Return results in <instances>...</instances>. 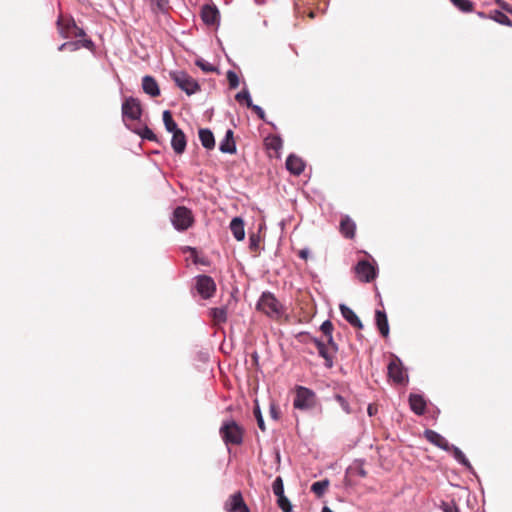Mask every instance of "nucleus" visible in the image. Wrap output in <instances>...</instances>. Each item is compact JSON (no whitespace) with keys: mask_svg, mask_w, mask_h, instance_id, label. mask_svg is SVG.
Returning a JSON list of instances; mask_svg holds the SVG:
<instances>
[{"mask_svg":"<svg viewBox=\"0 0 512 512\" xmlns=\"http://www.w3.org/2000/svg\"><path fill=\"white\" fill-rule=\"evenodd\" d=\"M316 404L317 396L312 389L301 385L295 387V397L293 399V407L295 409L308 411L313 409Z\"/></svg>","mask_w":512,"mask_h":512,"instance_id":"f257e3e1","label":"nucleus"},{"mask_svg":"<svg viewBox=\"0 0 512 512\" xmlns=\"http://www.w3.org/2000/svg\"><path fill=\"white\" fill-rule=\"evenodd\" d=\"M175 85L191 96L201 90L200 84L184 70H175L169 73Z\"/></svg>","mask_w":512,"mask_h":512,"instance_id":"f03ea898","label":"nucleus"},{"mask_svg":"<svg viewBox=\"0 0 512 512\" xmlns=\"http://www.w3.org/2000/svg\"><path fill=\"white\" fill-rule=\"evenodd\" d=\"M257 309L262 311L268 317H279L283 310V305L269 291L263 292L257 302Z\"/></svg>","mask_w":512,"mask_h":512,"instance_id":"7ed1b4c3","label":"nucleus"},{"mask_svg":"<svg viewBox=\"0 0 512 512\" xmlns=\"http://www.w3.org/2000/svg\"><path fill=\"white\" fill-rule=\"evenodd\" d=\"M219 433L226 445H240L243 442V430L234 420L223 422Z\"/></svg>","mask_w":512,"mask_h":512,"instance_id":"20e7f679","label":"nucleus"},{"mask_svg":"<svg viewBox=\"0 0 512 512\" xmlns=\"http://www.w3.org/2000/svg\"><path fill=\"white\" fill-rule=\"evenodd\" d=\"M216 292V284L211 276L197 275L194 278V285L191 288L193 295L198 294L201 299H210Z\"/></svg>","mask_w":512,"mask_h":512,"instance_id":"39448f33","label":"nucleus"},{"mask_svg":"<svg viewBox=\"0 0 512 512\" xmlns=\"http://www.w3.org/2000/svg\"><path fill=\"white\" fill-rule=\"evenodd\" d=\"M171 222L177 231L187 230L194 222L192 211L185 206H177L172 213Z\"/></svg>","mask_w":512,"mask_h":512,"instance_id":"423d86ee","label":"nucleus"},{"mask_svg":"<svg viewBox=\"0 0 512 512\" xmlns=\"http://www.w3.org/2000/svg\"><path fill=\"white\" fill-rule=\"evenodd\" d=\"M122 117L123 120L130 119L133 121L139 120L142 115V107L140 101L132 96L127 97L122 103Z\"/></svg>","mask_w":512,"mask_h":512,"instance_id":"0eeeda50","label":"nucleus"},{"mask_svg":"<svg viewBox=\"0 0 512 512\" xmlns=\"http://www.w3.org/2000/svg\"><path fill=\"white\" fill-rule=\"evenodd\" d=\"M354 271L361 282L370 283L378 275V269L367 260H360L354 267Z\"/></svg>","mask_w":512,"mask_h":512,"instance_id":"6e6552de","label":"nucleus"},{"mask_svg":"<svg viewBox=\"0 0 512 512\" xmlns=\"http://www.w3.org/2000/svg\"><path fill=\"white\" fill-rule=\"evenodd\" d=\"M388 376L397 384L408 382V374L404 371L402 361L399 357L393 356L387 366Z\"/></svg>","mask_w":512,"mask_h":512,"instance_id":"1a4fd4ad","label":"nucleus"},{"mask_svg":"<svg viewBox=\"0 0 512 512\" xmlns=\"http://www.w3.org/2000/svg\"><path fill=\"white\" fill-rule=\"evenodd\" d=\"M312 342L315 344L317 350H318V354L319 356H321L322 358H324L325 360V367L326 368H332L333 366V354L336 353L337 351H333L331 346L329 345L328 342H325L326 340H320L318 338H312L311 339Z\"/></svg>","mask_w":512,"mask_h":512,"instance_id":"9d476101","label":"nucleus"},{"mask_svg":"<svg viewBox=\"0 0 512 512\" xmlns=\"http://www.w3.org/2000/svg\"><path fill=\"white\" fill-rule=\"evenodd\" d=\"M224 510L226 512H250L241 492H236L229 497L224 504Z\"/></svg>","mask_w":512,"mask_h":512,"instance_id":"9b49d317","label":"nucleus"},{"mask_svg":"<svg viewBox=\"0 0 512 512\" xmlns=\"http://www.w3.org/2000/svg\"><path fill=\"white\" fill-rule=\"evenodd\" d=\"M424 437L431 444L442 449L443 451L450 452V450L452 448L451 447L452 444H450L444 436H442L440 433H438L434 430L426 429L424 431Z\"/></svg>","mask_w":512,"mask_h":512,"instance_id":"f8f14e48","label":"nucleus"},{"mask_svg":"<svg viewBox=\"0 0 512 512\" xmlns=\"http://www.w3.org/2000/svg\"><path fill=\"white\" fill-rule=\"evenodd\" d=\"M202 21L207 25H214L219 22L220 13L215 5H204L201 9Z\"/></svg>","mask_w":512,"mask_h":512,"instance_id":"ddd939ff","label":"nucleus"},{"mask_svg":"<svg viewBox=\"0 0 512 512\" xmlns=\"http://www.w3.org/2000/svg\"><path fill=\"white\" fill-rule=\"evenodd\" d=\"M220 152L224 154H235L237 151L236 142L234 140V132L232 129H228L224 135V138L219 144Z\"/></svg>","mask_w":512,"mask_h":512,"instance_id":"4468645a","label":"nucleus"},{"mask_svg":"<svg viewBox=\"0 0 512 512\" xmlns=\"http://www.w3.org/2000/svg\"><path fill=\"white\" fill-rule=\"evenodd\" d=\"M286 169L293 175H300L305 169V163L302 158L295 154L288 155L285 163Z\"/></svg>","mask_w":512,"mask_h":512,"instance_id":"2eb2a0df","label":"nucleus"},{"mask_svg":"<svg viewBox=\"0 0 512 512\" xmlns=\"http://www.w3.org/2000/svg\"><path fill=\"white\" fill-rule=\"evenodd\" d=\"M142 89L150 97H158L161 93L157 81L150 75H145L142 78Z\"/></svg>","mask_w":512,"mask_h":512,"instance_id":"dca6fc26","label":"nucleus"},{"mask_svg":"<svg viewBox=\"0 0 512 512\" xmlns=\"http://www.w3.org/2000/svg\"><path fill=\"white\" fill-rule=\"evenodd\" d=\"M409 405L416 415L421 416L425 413L427 404L423 395L411 393L409 395Z\"/></svg>","mask_w":512,"mask_h":512,"instance_id":"f3484780","label":"nucleus"},{"mask_svg":"<svg viewBox=\"0 0 512 512\" xmlns=\"http://www.w3.org/2000/svg\"><path fill=\"white\" fill-rule=\"evenodd\" d=\"M186 146L187 138L182 130L172 135L171 147L176 154H183L186 150Z\"/></svg>","mask_w":512,"mask_h":512,"instance_id":"a211bd4d","label":"nucleus"},{"mask_svg":"<svg viewBox=\"0 0 512 512\" xmlns=\"http://www.w3.org/2000/svg\"><path fill=\"white\" fill-rule=\"evenodd\" d=\"M355 230H356V224L349 216L346 215L341 218L340 232L345 238H347V239L354 238Z\"/></svg>","mask_w":512,"mask_h":512,"instance_id":"6ab92c4d","label":"nucleus"},{"mask_svg":"<svg viewBox=\"0 0 512 512\" xmlns=\"http://www.w3.org/2000/svg\"><path fill=\"white\" fill-rule=\"evenodd\" d=\"M230 231L237 241L245 238L244 221L241 217H234L230 222Z\"/></svg>","mask_w":512,"mask_h":512,"instance_id":"aec40b11","label":"nucleus"},{"mask_svg":"<svg viewBox=\"0 0 512 512\" xmlns=\"http://www.w3.org/2000/svg\"><path fill=\"white\" fill-rule=\"evenodd\" d=\"M198 135L200 142L205 149L212 150L215 147V137L209 128L199 129Z\"/></svg>","mask_w":512,"mask_h":512,"instance_id":"412c9836","label":"nucleus"},{"mask_svg":"<svg viewBox=\"0 0 512 512\" xmlns=\"http://www.w3.org/2000/svg\"><path fill=\"white\" fill-rule=\"evenodd\" d=\"M451 450L450 452L452 453L454 459L461 465L465 466L471 473H474V469L471 465V463L469 462V460L467 459V457L465 456V454L462 452V450L455 446V445H451Z\"/></svg>","mask_w":512,"mask_h":512,"instance_id":"4be33fe9","label":"nucleus"},{"mask_svg":"<svg viewBox=\"0 0 512 512\" xmlns=\"http://www.w3.org/2000/svg\"><path fill=\"white\" fill-rule=\"evenodd\" d=\"M333 322H322L320 326V330L322 331L326 342L329 343L333 351H337V344L333 340L332 331H333Z\"/></svg>","mask_w":512,"mask_h":512,"instance_id":"5701e85b","label":"nucleus"},{"mask_svg":"<svg viewBox=\"0 0 512 512\" xmlns=\"http://www.w3.org/2000/svg\"><path fill=\"white\" fill-rule=\"evenodd\" d=\"M488 19H491L504 26H512V21L510 20V18L504 12L498 9L491 10L490 13L488 14Z\"/></svg>","mask_w":512,"mask_h":512,"instance_id":"b1692460","label":"nucleus"},{"mask_svg":"<svg viewBox=\"0 0 512 512\" xmlns=\"http://www.w3.org/2000/svg\"><path fill=\"white\" fill-rule=\"evenodd\" d=\"M163 123L167 132L172 133V135L181 131L169 110L163 111Z\"/></svg>","mask_w":512,"mask_h":512,"instance_id":"393cba45","label":"nucleus"},{"mask_svg":"<svg viewBox=\"0 0 512 512\" xmlns=\"http://www.w3.org/2000/svg\"><path fill=\"white\" fill-rule=\"evenodd\" d=\"M267 149L278 152L282 149L283 141L279 135H270L265 139Z\"/></svg>","mask_w":512,"mask_h":512,"instance_id":"a878e982","label":"nucleus"},{"mask_svg":"<svg viewBox=\"0 0 512 512\" xmlns=\"http://www.w3.org/2000/svg\"><path fill=\"white\" fill-rule=\"evenodd\" d=\"M452 4L461 12L469 13L473 11L474 4L470 0H450Z\"/></svg>","mask_w":512,"mask_h":512,"instance_id":"bb28decb","label":"nucleus"},{"mask_svg":"<svg viewBox=\"0 0 512 512\" xmlns=\"http://www.w3.org/2000/svg\"><path fill=\"white\" fill-rule=\"evenodd\" d=\"M328 486H329L328 479L316 481L311 485V491L320 497L325 493Z\"/></svg>","mask_w":512,"mask_h":512,"instance_id":"cd10ccee","label":"nucleus"},{"mask_svg":"<svg viewBox=\"0 0 512 512\" xmlns=\"http://www.w3.org/2000/svg\"><path fill=\"white\" fill-rule=\"evenodd\" d=\"M235 99L241 103V102H245L246 106H251L253 101H252V98H251V95H250V92L249 90L245 87L244 89H242V91L238 92L236 95H235Z\"/></svg>","mask_w":512,"mask_h":512,"instance_id":"c85d7f7f","label":"nucleus"},{"mask_svg":"<svg viewBox=\"0 0 512 512\" xmlns=\"http://www.w3.org/2000/svg\"><path fill=\"white\" fill-rule=\"evenodd\" d=\"M136 133L144 140L156 141V134L148 127L145 126L143 129L136 131Z\"/></svg>","mask_w":512,"mask_h":512,"instance_id":"c756f323","label":"nucleus"},{"mask_svg":"<svg viewBox=\"0 0 512 512\" xmlns=\"http://www.w3.org/2000/svg\"><path fill=\"white\" fill-rule=\"evenodd\" d=\"M340 311L344 320H360L356 313L345 304L340 305Z\"/></svg>","mask_w":512,"mask_h":512,"instance_id":"7c9ffc66","label":"nucleus"},{"mask_svg":"<svg viewBox=\"0 0 512 512\" xmlns=\"http://www.w3.org/2000/svg\"><path fill=\"white\" fill-rule=\"evenodd\" d=\"M195 65L199 67L203 72H214L217 70L213 64L205 61L203 58H197L195 60Z\"/></svg>","mask_w":512,"mask_h":512,"instance_id":"2f4dec72","label":"nucleus"},{"mask_svg":"<svg viewBox=\"0 0 512 512\" xmlns=\"http://www.w3.org/2000/svg\"><path fill=\"white\" fill-rule=\"evenodd\" d=\"M248 108L252 109L253 112L256 113V115L264 122L268 123L269 125H271L274 129H276V125L272 122H268L266 120V114H265V111L263 110V108L259 105H256L254 103H252L251 106H248Z\"/></svg>","mask_w":512,"mask_h":512,"instance_id":"473e14b6","label":"nucleus"},{"mask_svg":"<svg viewBox=\"0 0 512 512\" xmlns=\"http://www.w3.org/2000/svg\"><path fill=\"white\" fill-rule=\"evenodd\" d=\"M277 503L283 512H291L292 505L285 494H282V496H277Z\"/></svg>","mask_w":512,"mask_h":512,"instance_id":"72a5a7b5","label":"nucleus"},{"mask_svg":"<svg viewBox=\"0 0 512 512\" xmlns=\"http://www.w3.org/2000/svg\"><path fill=\"white\" fill-rule=\"evenodd\" d=\"M272 490L275 496H282V494H284V484L280 476L275 478L272 484Z\"/></svg>","mask_w":512,"mask_h":512,"instance_id":"f704fd0d","label":"nucleus"},{"mask_svg":"<svg viewBox=\"0 0 512 512\" xmlns=\"http://www.w3.org/2000/svg\"><path fill=\"white\" fill-rule=\"evenodd\" d=\"M333 398L339 403L340 407L346 414L352 413V409L349 402L342 395L335 394Z\"/></svg>","mask_w":512,"mask_h":512,"instance_id":"c9c22d12","label":"nucleus"},{"mask_svg":"<svg viewBox=\"0 0 512 512\" xmlns=\"http://www.w3.org/2000/svg\"><path fill=\"white\" fill-rule=\"evenodd\" d=\"M227 80L231 89H236L239 86V77L233 70L227 71Z\"/></svg>","mask_w":512,"mask_h":512,"instance_id":"e433bc0d","label":"nucleus"},{"mask_svg":"<svg viewBox=\"0 0 512 512\" xmlns=\"http://www.w3.org/2000/svg\"><path fill=\"white\" fill-rule=\"evenodd\" d=\"M254 415H255V418L257 420V424H258L259 429H261L264 432L266 430L265 422H264V419H263V416H262V413H261L260 406L258 405L257 402H256V405H255V408H254Z\"/></svg>","mask_w":512,"mask_h":512,"instance_id":"4c0bfd02","label":"nucleus"},{"mask_svg":"<svg viewBox=\"0 0 512 512\" xmlns=\"http://www.w3.org/2000/svg\"><path fill=\"white\" fill-rule=\"evenodd\" d=\"M80 48V41H70V42H64L59 47V51H63L65 49H69L71 51H76Z\"/></svg>","mask_w":512,"mask_h":512,"instance_id":"58836bf2","label":"nucleus"},{"mask_svg":"<svg viewBox=\"0 0 512 512\" xmlns=\"http://www.w3.org/2000/svg\"><path fill=\"white\" fill-rule=\"evenodd\" d=\"M440 508L443 512H459V508L453 501H451V502L442 501L440 504Z\"/></svg>","mask_w":512,"mask_h":512,"instance_id":"ea45409f","label":"nucleus"},{"mask_svg":"<svg viewBox=\"0 0 512 512\" xmlns=\"http://www.w3.org/2000/svg\"><path fill=\"white\" fill-rule=\"evenodd\" d=\"M260 235L258 233H252L249 235V248L256 250L259 247Z\"/></svg>","mask_w":512,"mask_h":512,"instance_id":"a19ab883","label":"nucleus"},{"mask_svg":"<svg viewBox=\"0 0 512 512\" xmlns=\"http://www.w3.org/2000/svg\"><path fill=\"white\" fill-rule=\"evenodd\" d=\"M151 5L156 7L158 11L164 12L168 7V0H150Z\"/></svg>","mask_w":512,"mask_h":512,"instance_id":"79ce46f5","label":"nucleus"},{"mask_svg":"<svg viewBox=\"0 0 512 512\" xmlns=\"http://www.w3.org/2000/svg\"><path fill=\"white\" fill-rule=\"evenodd\" d=\"M69 28H72L75 30V32H74L75 37H83L86 35L84 29L78 27L74 20H71V22L68 23L67 29H69Z\"/></svg>","mask_w":512,"mask_h":512,"instance_id":"37998d69","label":"nucleus"},{"mask_svg":"<svg viewBox=\"0 0 512 512\" xmlns=\"http://www.w3.org/2000/svg\"><path fill=\"white\" fill-rule=\"evenodd\" d=\"M214 320H226L225 308H214L211 310Z\"/></svg>","mask_w":512,"mask_h":512,"instance_id":"c03bdc74","label":"nucleus"},{"mask_svg":"<svg viewBox=\"0 0 512 512\" xmlns=\"http://www.w3.org/2000/svg\"><path fill=\"white\" fill-rule=\"evenodd\" d=\"M379 332L382 336L387 337L389 334V322H376Z\"/></svg>","mask_w":512,"mask_h":512,"instance_id":"a18cd8bd","label":"nucleus"},{"mask_svg":"<svg viewBox=\"0 0 512 512\" xmlns=\"http://www.w3.org/2000/svg\"><path fill=\"white\" fill-rule=\"evenodd\" d=\"M57 27H58L60 35L63 38H68L69 37L68 33H66L64 28L62 27V18L61 17H58V19H57Z\"/></svg>","mask_w":512,"mask_h":512,"instance_id":"49530a36","label":"nucleus"},{"mask_svg":"<svg viewBox=\"0 0 512 512\" xmlns=\"http://www.w3.org/2000/svg\"><path fill=\"white\" fill-rule=\"evenodd\" d=\"M80 47H84L87 49H92L94 47V42L91 39L79 40Z\"/></svg>","mask_w":512,"mask_h":512,"instance_id":"de8ad7c7","label":"nucleus"},{"mask_svg":"<svg viewBox=\"0 0 512 512\" xmlns=\"http://www.w3.org/2000/svg\"><path fill=\"white\" fill-rule=\"evenodd\" d=\"M374 320H387V315L384 310H376Z\"/></svg>","mask_w":512,"mask_h":512,"instance_id":"09e8293b","label":"nucleus"},{"mask_svg":"<svg viewBox=\"0 0 512 512\" xmlns=\"http://www.w3.org/2000/svg\"><path fill=\"white\" fill-rule=\"evenodd\" d=\"M270 414L273 419H275V420L278 419V410L274 405L270 406Z\"/></svg>","mask_w":512,"mask_h":512,"instance_id":"8fccbe9b","label":"nucleus"},{"mask_svg":"<svg viewBox=\"0 0 512 512\" xmlns=\"http://www.w3.org/2000/svg\"><path fill=\"white\" fill-rule=\"evenodd\" d=\"M308 255H309V250L308 249H302L300 250L299 252V257L301 259H307L308 258Z\"/></svg>","mask_w":512,"mask_h":512,"instance_id":"3c124183","label":"nucleus"},{"mask_svg":"<svg viewBox=\"0 0 512 512\" xmlns=\"http://www.w3.org/2000/svg\"><path fill=\"white\" fill-rule=\"evenodd\" d=\"M252 359H253V362H254L256 365H258L259 355H258V353H257V352H254V353L252 354Z\"/></svg>","mask_w":512,"mask_h":512,"instance_id":"603ef678","label":"nucleus"},{"mask_svg":"<svg viewBox=\"0 0 512 512\" xmlns=\"http://www.w3.org/2000/svg\"><path fill=\"white\" fill-rule=\"evenodd\" d=\"M375 411H376V410L373 408V406H372V405H369V406H368V408H367V412H368L369 416H373V415H374V413H375Z\"/></svg>","mask_w":512,"mask_h":512,"instance_id":"864d4df0","label":"nucleus"},{"mask_svg":"<svg viewBox=\"0 0 512 512\" xmlns=\"http://www.w3.org/2000/svg\"><path fill=\"white\" fill-rule=\"evenodd\" d=\"M351 324H353L354 326H356L357 328L359 329H362L364 326H363V322L361 321H358V322H350Z\"/></svg>","mask_w":512,"mask_h":512,"instance_id":"5fc2aeb1","label":"nucleus"},{"mask_svg":"<svg viewBox=\"0 0 512 512\" xmlns=\"http://www.w3.org/2000/svg\"><path fill=\"white\" fill-rule=\"evenodd\" d=\"M477 15L480 17V18H483V19H486L488 18V15L484 12H478Z\"/></svg>","mask_w":512,"mask_h":512,"instance_id":"6e6d98bb","label":"nucleus"},{"mask_svg":"<svg viewBox=\"0 0 512 512\" xmlns=\"http://www.w3.org/2000/svg\"><path fill=\"white\" fill-rule=\"evenodd\" d=\"M321 512H333L328 506H324Z\"/></svg>","mask_w":512,"mask_h":512,"instance_id":"4d7b16f0","label":"nucleus"},{"mask_svg":"<svg viewBox=\"0 0 512 512\" xmlns=\"http://www.w3.org/2000/svg\"><path fill=\"white\" fill-rule=\"evenodd\" d=\"M502 8H504L505 10H508L512 13V10L508 9V4L504 3L502 4Z\"/></svg>","mask_w":512,"mask_h":512,"instance_id":"13d9d810","label":"nucleus"}]
</instances>
